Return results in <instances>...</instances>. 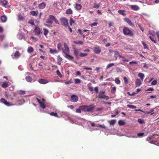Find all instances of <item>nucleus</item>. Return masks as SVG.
<instances>
[{"label":"nucleus","mask_w":159,"mask_h":159,"mask_svg":"<svg viewBox=\"0 0 159 159\" xmlns=\"http://www.w3.org/2000/svg\"><path fill=\"white\" fill-rule=\"evenodd\" d=\"M95 106L93 105H90L89 106L83 105L81 106L82 111L84 112H90L92 111Z\"/></svg>","instance_id":"1"},{"label":"nucleus","mask_w":159,"mask_h":159,"mask_svg":"<svg viewBox=\"0 0 159 159\" xmlns=\"http://www.w3.org/2000/svg\"><path fill=\"white\" fill-rule=\"evenodd\" d=\"M124 34L125 35L133 36L134 35V30L129 29L128 27H125L123 30Z\"/></svg>","instance_id":"2"},{"label":"nucleus","mask_w":159,"mask_h":159,"mask_svg":"<svg viewBox=\"0 0 159 159\" xmlns=\"http://www.w3.org/2000/svg\"><path fill=\"white\" fill-rule=\"evenodd\" d=\"M60 20L61 24L65 27L68 26V20L65 17H62L60 19Z\"/></svg>","instance_id":"3"},{"label":"nucleus","mask_w":159,"mask_h":159,"mask_svg":"<svg viewBox=\"0 0 159 159\" xmlns=\"http://www.w3.org/2000/svg\"><path fill=\"white\" fill-rule=\"evenodd\" d=\"M105 93V91H100L98 96V98H100L106 99L107 100L109 99V97L104 95Z\"/></svg>","instance_id":"4"},{"label":"nucleus","mask_w":159,"mask_h":159,"mask_svg":"<svg viewBox=\"0 0 159 159\" xmlns=\"http://www.w3.org/2000/svg\"><path fill=\"white\" fill-rule=\"evenodd\" d=\"M64 49L62 48L63 52L64 54H66V53H69V49L65 43H64Z\"/></svg>","instance_id":"5"},{"label":"nucleus","mask_w":159,"mask_h":159,"mask_svg":"<svg viewBox=\"0 0 159 159\" xmlns=\"http://www.w3.org/2000/svg\"><path fill=\"white\" fill-rule=\"evenodd\" d=\"M93 50L94 53L97 54H99L101 52V49L99 46L94 47Z\"/></svg>","instance_id":"6"},{"label":"nucleus","mask_w":159,"mask_h":159,"mask_svg":"<svg viewBox=\"0 0 159 159\" xmlns=\"http://www.w3.org/2000/svg\"><path fill=\"white\" fill-rule=\"evenodd\" d=\"M78 100V97L76 95H72L71 96L70 101L73 102H76Z\"/></svg>","instance_id":"7"},{"label":"nucleus","mask_w":159,"mask_h":159,"mask_svg":"<svg viewBox=\"0 0 159 159\" xmlns=\"http://www.w3.org/2000/svg\"><path fill=\"white\" fill-rule=\"evenodd\" d=\"M36 98L39 103L40 105V107L42 108L43 109H45L46 108V106L44 104V103H43V102H42L40 99H39V98Z\"/></svg>","instance_id":"8"},{"label":"nucleus","mask_w":159,"mask_h":159,"mask_svg":"<svg viewBox=\"0 0 159 159\" xmlns=\"http://www.w3.org/2000/svg\"><path fill=\"white\" fill-rule=\"evenodd\" d=\"M54 16L53 15H50L49 16V18L46 20V22L48 24H50L51 25L53 23V21H52V19H51V16Z\"/></svg>","instance_id":"9"},{"label":"nucleus","mask_w":159,"mask_h":159,"mask_svg":"<svg viewBox=\"0 0 159 159\" xmlns=\"http://www.w3.org/2000/svg\"><path fill=\"white\" fill-rule=\"evenodd\" d=\"M34 31L36 35H39L41 33V30L40 28L38 27L35 28Z\"/></svg>","instance_id":"10"},{"label":"nucleus","mask_w":159,"mask_h":159,"mask_svg":"<svg viewBox=\"0 0 159 159\" xmlns=\"http://www.w3.org/2000/svg\"><path fill=\"white\" fill-rule=\"evenodd\" d=\"M46 6V4L44 2H43L39 4L38 5V7L40 9H43L45 8Z\"/></svg>","instance_id":"11"},{"label":"nucleus","mask_w":159,"mask_h":159,"mask_svg":"<svg viewBox=\"0 0 159 159\" xmlns=\"http://www.w3.org/2000/svg\"><path fill=\"white\" fill-rule=\"evenodd\" d=\"M38 81L40 83L42 84H46L48 82L47 80L42 79H39Z\"/></svg>","instance_id":"12"},{"label":"nucleus","mask_w":159,"mask_h":159,"mask_svg":"<svg viewBox=\"0 0 159 159\" xmlns=\"http://www.w3.org/2000/svg\"><path fill=\"white\" fill-rule=\"evenodd\" d=\"M79 53V51L78 50L75 48L74 49V54L75 56L78 59L79 58L78 55Z\"/></svg>","instance_id":"13"},{"label":"nucleus","mask_w":159,"mask_h":159,"mask_svg":"<svg viewBox=\"0 0 159 159\" xmlns=\"http://www.w3.org/2000/svg\"><path fill=\"white\" fill-rule=\"evenodd\" d=\"M142 84V82L139 79H137L135 80V84L137 86H139Z\"/></svg>","instance_id":"14"},{"label":"nucleus","mask_w":159,"mask_h":159,"mask_svg":"<svg viewBox=\"0 0 159 159\" xmlns=\"http://www.w3.org/2000/svg\"><path fill=\"white\" fill-rule=\"evenodd\" d=\"M65 54V57L67 59H69L70 60H72L74 58V57L70 55L69 54H68V53H66Z\"/></svg>","instance_id":"15"},{"label":"nucleus","mask_w":159,"mask_h":159,"mask_svg":"<svg viewBox=\"0 0 159 159\" xmlns=\"http://www.w3.org/2000/svg\"><path fill=\"white\" fill-rule=\"evenodd\" d=\"M75 7L76 9L78 10H80L81 9L82 6L80 4L76 3Z\"/></svg>","instance_id":"16"},{"label":"nucleus","mask_w":159,"mask_h":159,"mask_svg":"<svg viewBox=\"0 0 159 159\" xmlns=\"http://www.w3.org/2000/svg\"><path fill=\"white\" fill-rule=\"evenodd\" d=\"M38 11H31L30 12V14L32 15L33 16H37L38 15Z\"/></svg>","instance_id":"17"},{"label":"nucleus","mask_w":159,"mask_h":159,"mask_svg":"<svg viewBox=\"0 0 159 159\" xmlns=\"http://www.w3.org/2000/svg\"><path fill=\"white\" fill-rule=\"evenodd\" d=\"M126 12L125 10H119L118 11V12L120 15H121L123 16H125L126 15V14L125 13Z\"/></svg>","instance_id":"18"},{"label":"nucleus","mask_w":159,"mask_h":159,"mask_svg":"<svg viewBox=\"0 0 159 159\" xmlns=\"http://www.w3.org/2000/svg\"><path fill=\"white\" fill-rule=\"evenodd\" d=\"M131 8L134 10H137L139 9V7L137 5H131L130 7Z\"/></svg>","instance_id":"19"},{"label":"nucleus","mask_w":159,"mask_h":159,"mask_svg":"<svg viewBox=\"0 0 159 159\" xmlns=\"http://www.w3.org/2000/svg\"><path fill=\"white\" fill-rule=\"evenodd\" d=\"M1 19L2 22H5L7 20V18L6 16L3 15L1 17Z\"/></svg>","instance_id":"20"},{"label":"nucleus","mask_w":159,"mask_h":159,"mask_svg":"<svg viewBox=\"0 0 159 159\" xmlns=\"http://www.w3.org/2000/svg\"><path fill=\"white\" fill-rule=\"evenodd\" d=\"M20 55V53L18 51H16L14 55V57L15 58H18Z\"/></svg>","instance_id":"21"},{"label":"nucleus","mask_w":159,"mask_h":159,"mask_svg":"<svg viewBox=\"0 0 159 159\" xmlns=\"http://www.w3.org/2000/svg\"><path fill=\"white\" fill-rule=\"evenodd\" d=\"M25 80L28 82H31L32 80V79L30 76H27L25 77Z\"/></svg>","instance_id":"22"},{"label":"nucleus","mask_w":159,"mask_h":159,"mask_svg":"<svg viewBox=\"0 0 159 159\" xmlns=\"http://www.w3.org/2000/svg\"><path fill=\"white\" fill-rule=\"evenodd\" d=\"M57 63L58 65H60L61 64V62L62 60V59L60 56H57Z\"/></svg>","instance_id":"23"},{"label":"nucleus","mask_w":159,"mask_h":159,"mask_svg":"<svg viewBox=\"0 0 159 159\" xmlns=\"http://www.w3.org/2000/svg\"><path fill=\"white\" fill-rule=\"evenodd\" d=\"M51 16V18L52 19V20H54L55 23L56 24H59V23L58 22V20H57L55 18L54 16Z\"/></svg>","instance_id":"24"},{"label":"nucleus","mask_w":159,"mask_h":159,"mask_svg":"<svg viewBox=\"0 0 159 159\" xmlns=\"http://www.w3.org/2000/svg\"><path fill=\"white\" fill-rule=\"evenodd\" d=\"M138 76L140 78L142 81H143L144 77V75L143 73H139L138 74Z\"/></svg>","instance_id":"25"},{"label":"nucleus","mask_w":159,"mask_h":159,"mask_svg":"<svg viewBox=\"0 0 159 159\" xmlns=\"http://www.w3.org/2000/svg\"><path fill=\"white\" fill-rule=\"evenodd\" d=\"M73 13V11L71 8H69L66 11V13L67 14H71Z\"/></svg>","instance_id":"26"},{"label":"nucleus","mask_w":159,"mask_h":159,"mask_svg":"<svg viewBox=\"0 0 159 159\" xmlns=\"http://www.w3.org/2000/svg\"><path fill=\"white\" fill-rule=\"evenodd\" d=\"M50 52L52 54H54L58 53V51L56 49L50 48Z\"/></svg>","instance_id":"27"},{"label":"nucleus","mask_w":159,"mask_h":159,"mask_svg":"<svg viewBox=\"0 0 159 159\" xmlns=\"http://www.w3.org/2000/svg\"><path fill=\"white\" fill-rule=\"evenodd\" d=\"M153 138V136H152V135H150L149 137H148L147 138V140L148 142H149L150 143H152V144H153L154 143L153 142H152V141H150V140L151 139H152Z\"/></svg>","instance_id":"28"},{"label":"nucleus","mask_w":159,"mask_h":159,"mask_svg":"<svg viewBox=\"0 0 159 159\" xmlns=\"http://www.w3.org/2000/svg\"><path fill=\"white\" fill-rule=\"evenodd\" d=\"M118 124L120 126H122L124 125L125 123L123 120H120L118 121Z\"/></svg>","instance_id":"29"},{"label":"nucleus","mask_w":159,"mask_h":159,"mask_svg":"<svg viewBox=\"0 0 159 159\" xmlns=\"http://www.w3.org/2000/svg\"><path fill=\"white\" fill-rule=\"evenodd\" d=\"M109 123L111 125H113L116 122V120H112L108 121Z\"/></svg>","instance_id":"30"},{"label":"nucleus","mask_w":159,"mask_h":159,"mask_svg":"<svg viewBox=\"0 0 159 159\" xmlns=\"http://www.w3.org/2000/svg\"><path fill=\"white\" fill-rule=\"evenodd\" d=\"M8 82H4L2 84V86L3 88H6L8 86Z\"/></svg>","instance_id":"31"},{"label":"nucleus","mask_w":159,"mask_h":159,"mask_svg":"<svg viewBox=\"0 0 159 159\" xmlns=\"http://www.w3.org/2000/svg\"><path fill=\"white\" fill-rule=\"evenodd\" d=\"M27 51L28 53H30L34 51V49L32 47H30L28 48Z\"/></svg>","instance_id":"32"},{"label":"nucleus","mask_w":159,"mask_h":159,"mask_svg":"<svg viewBox=\"0 0 159 159\" xmlns=\"http://www.w3.org/2000/svg\"><path fill=\"white\" fill-rule=\"evenodd\" d=\"M81 106H80L79 107V108L78 109H77L76 110L75 112L76 113H80L81 112L82 109Z\"/></svg>","instance_id":"33"},{"label":"nucleus","mask_w":159,"mask_h":159,"mask_svg":"<svg viewBox=\"0 0 159 159\" xmlns=\"http://www.w3.org/2000/svg\"><path fill=\"white\" fill-rule=\"evenodd\" d=\"M43 30L44 31V35L45 36H47L48 33V30L46 28H44Z\"/></svg>","instance_id":"34"},{"label":"nucleus","mask_w":159,"mask_h":159,"mask_svg":"<svg viewBox=\"0 0 159 159\" xmlns=\"http://www.w3.org/2000/svg\"><path fill=\"white\" fill-rule=\"evenodd\" d=\"M75 23V20H73V18L72 17H70V25H72V24Z\"/></svg>","instance_id":"35"},{"label":"nucleus","mask_w":159,"mask_h":159,"mask_svg":"<svg viewBox=\"0 0 159 159\" xmlns=\"http://www.w3.org/2000/svg\"><path fill=\"white\" fill-rule=\"evenodd\" d=\"M73 43H74L77 44L82 45L83 44V42L82 41H74Z\"/></svg>","instance_id":"36"},{"label":"nucleus","mask_w":159,"mask_h":159,"mask_svg":"<svg viewBox=\"0 0 159 159\" xmlns=\"http://www.w3.org/2000/svg\"><path fill=\"white\" fill-rule=\"evenodd\" d=\"M138 122L141 124H143L145 123L143 120L141 119H139L138 120Z\"/></svg>","instance_id":"37"},{"label":"nucleus","mask_w":159,"mask_h":159,"mask_svg":"<svg viewBox=\"0 0 159 159\" xmlns=\"http://www.w3.org/2000/svg\"><path fill=\"white\" fill-rule=\"evenodd\" d=\"M1 3H2V4L3 6H5L8 3V2L6 0H3L2 1V0Z\"/></svg>","instance_id":"38"},{"label":"nucleus","mask_w":159,"mask_h":159,"mask_svg":"<svg viewBox=\"0 0 159 159\" xmlns=\"http://www.w3.org/2000/svg\"><path fill=\"white\" fill-rule=\"evenodd\" d=\"M127 107L129 108L132 109H135L136 107V106L131 105H127Z\"/></svg>","instance_id":"39"},{"label":"nucleus","mask_w":159,"mask_h":159,"mask_svg":"<svg viewBox=\"0 0 159 159\" xmlns=\"http://www.w3.org/2000/svg\"><path fill=\"white\" fill-rule=\"evenodd\" d=\"M114 64L113 63L109 64L106 67V69H108L109 68L114 66Z\"/></svg>","instance_id":"40"},{"label":"nucleus","mask_w":159,"mask_h":159,"mask_svg":"<svg viewBox=\"0 0 159 159\" xmlns=\"http://www.w3.org/2000/svg\"><path fill=\"white\" fill-rule=\"evenodd\" d=\"M56 73L57 75L59 76L60 77L62 78L63 77L62 75L61 74L59 70H57L56 71Z\"/></svg>","instance_id":"41"},{"label":"nucleus","mask_w":159,"mask_h":159,"mask_svg":"<svg viewBox=\"0 0 159 159\" xmlns=\"http://www.w3.org/2000/svg\"><path fill=\"white\" fill-rule=\"evenodd\" d=\"M50 115L52 116H54L55 117H58L57 114L56 113H55L54 112H51L50 113Z\"/></svg>","instance_id":"42"},{"label":"nucleus","mask_w":159,"mask_h":159,"mask_svg":"<svg viewBox=\"0 0 159 159\" xmlns=\"http://www.w3.org/2000/svg\"><path fill=\"white\" fill-rule=\"evenodd\" d=\"M115 82L116 84H119L120 83V81L118 78H116L115 79Z\"/></svg>","instance_id":"43"},{"label":"nucleus","mask_w":159,"mask_h":159,"mask_svg":"<svg viewBox=\"0 0 159 159\" xmlns=\"http://www.w3.org/2000/svg\"><path fill=\"white\" fill-rule=\"evenodd\" d=\"M149 38L152 41V42H154V43H157V41L156 40H155L154 39V38H153V37L151 36H150L149 37Z\"/></svg>","instance_id":"44"},{"label":"nucleus","mask_w":159,"mask_h":159,"mask_svg":"<svg viewBox=\"0 0 159 159\" xmlns=\"http://www.w3.org/2000/svg\"><path fill=\"white\" fill-rule=\"evenodd\" d=\"M127 23L131 27H133L134 26V24L130 20H129Z\"/></svg>","instance_id":"45"},{"label":"nucleus","mask_w":159,"mask_h":159,"mask_svg":"<svg viewBox=\"0 0 159 159\" xmlns=\"http://www.w3.org/2000/svg\"><path fill=\"white\" fill-rule=\"evenodd\" d=\"M154 111V109H152L150 110L148 112L147 111H144V113L145 114H149L150 113L153 112Z\"/></svg>","instance_id":"46"},{"label":"nucleus","mask_w":159,"mask_h":159,"mask_svg":"<svg viewBox=\"0 0 159 159\" xmlns=\"http://www.w3.org/2000/svg\"><path fill=\"white\" fill-rule=\"evenodd\" d=\"M28 23L33 25H35L34 21L32 20H30L28 21Z\"/></svg>","instance_id":"47"},{"label":"nucleus","mask_w":159,"mask_h":159,"mask_svg":"<svg viewBox=\"0 0 159 159\" xmlns=\"http://www.w3.org/2000/svg\"><path fill=\"white\" fill-rule=\"evenodd\" d=\"M88 55V54L87 53H83L81 52L80 53V57H84L85 56H86Z\"/></svg>","instance_id":"48"},{"label":"nucleus","mask_w":159,"mask_h":159,"mask_svg":"<svg viewBox=\"0 0 159 159\" xmlns=\"http://www.w3.org/2000/svg\"><path fill=\"white\" fill-rule=\"evenodd\" d=\"M4 104L7 106H10L12 105L10 103L7 102L6 100Z\"/></svg>","instance_id":"49"},{"label":"nucleus","mask_w":159,"mask_h":159,"mask_svg":"<svg viewBox=\"0 0 159 159\" xmlns=\"http://www.w3.org/2000/svg\"><path fill=\"white\" fill-rule=\"evenodd\" d=\"M75 82L76 84H79L80 83V80L79 79H75Z\"/></svg>","instance_id":"50"},{"label":"nucleus","mask_w":159,"mask_h":159,"mask_svg":"<svg viewBox=\"0 0 159 159\" xmlns=\"http://www.w3.org/2000/svg\"><path fill=\"white\" fill-rule=\"evenodd\" d=\"M157 81L156 80H155L153 81L152 82L151 84L153 85H155L157 84Z\"/></svg>","instance_id":"51"},{"label":"nucleus","mask_w":159,"mask_h":159,"mask_svg":"<svg viewBox=\"0 0 159 159\" xmlns=\"http://www.w3.org/2000/svg\"><path fill=\"white\" fill-rule=\"evenodd\" d=\"M100 6V5L99 4H96L95 3H94V5L93 7L94 8H98Z\"/></svg>","instance_id":"52"},{"label":"nucleus","mask_w":159,"mask_h":159,"mask_svg":"<svg viewBox=\"0 0 159 159\" xmlns=\"http://www.w3.org/2000/svg\"><path fill=\"white\" fill-rule=\"evenodd\" d=\"M98 24V23L97 22H94L92 23L90 25V26L91 27H92L94 26H96Z\"/></svg>","instance_id":"53"},{"label":"nucleus","mask_w":159,"mask_h":159,"mask_svg":"<svg viewBox=\"0 0 159 159\" xmlns=\"http://www.w3.org/2000/svg\"><path fill=\"white\" fill-rule=\"evenodd\" d=\"M142 43L144 49L148 48V47L147 44L144 42H142Z\"/></svg>","instance_id":"54"},{"label":"nucleus","mask_w":159,"mask_h":159,"mask_svg":"<svg viewBox=\"0 0 159 159\" xmlns=\"http://www.w3.org/2000/svg\"><path fill=\"white\" fill-rule=\"evenodd\" d=\"M57 47L58 50H60L61 49V43H59L57 44Z\"/></svg>","instance_id":"55"},{"label":"nucleus","mask_w":159,"mask_h":159,"mask_svg":"<svg viewBox=\"0 0 159 159\" xmlns=\"http://www.w3.org/2000/svg\"><path fill=\"white\" fill-rule=\"evenodd\" d=\"M19 94L23 95L25 94V92L22 90H20L19 91Z\"/></svg>","instance_id":"56"},{"label":"nucleus","mask_w":159,"mask_h":159,"mask_svg":"<svg viewBox=\"0 0 159 159\" xmlns=\"http://www.w3.org/2000/svg\"><path fill=\"white\" fill-rule=\"evenodd\" d=\"M123 80L125 84H127L128 83V79L126 77H124Z\"/></svg>","instance_id":"57"},{"label":"nucleus","mask_w":159,"mask_h":159,"mask_svg":"<svg viewBox=\"0 0 159 159\" xmlns=\"http://www.w3.org/2000/svg\"><path fill=\"white\" fill-rule=\"evenodd\" d=\"M144 133H140L137 134V135L138 137H140L144 135Z\"/></svg>","instance_id":"58"},{"label":"nucleus","mask_w":159,"mask_h":159,"mask_svg":"<svg viewBox=\"0 0 159 159\" xmlns=\"http://www.w3.org/2000/svg\"><path fill=\"white\" fill-rule=\"evenodd\" d=\"M97 126H98V127H100V128H104V129H106V127H105V126L104 125H100V124H99V125H97Z\"/></svg>","instance_id":"59"},{"label":"nucleus","mask_w":159,"mask_h":159,"mask_svg":"<svg viewBox=\"0 0 159 159\" xmlns=\"http://www.w3.org/2000/svg\"><path fill=\"white\" fill-rule=\"evenodd\" d=\"M94 90L96 92V94H97L98 93V87H95L94 88Z\"/></svg>","instance_id":"60"},{"label":"nucleus","mask_w":159,"mask_h":159,"mask_svg":"<svg viewBox=\"0 0 159 159\" xmlns=\"http://www.w3.org/2000/svg\"><path fill=\"white\" fill-rule=\"evenodd\" d=\"M124 20L125 22H126V23H127V22H128V21H129V20H130L129 19V18L125 17L124 19Z\"/></svg>","instance_id":"61"},{"label":"nucleus","mask_w":159,"mask_h":159,"mask_svg":"<svg viewBox=\"0 0 159 159\" xmlns=\"http://www.w3.org/2000/svg\"><path fill=\"white\" fill-rule=\"evenodd\" d=\"M72 83V81L71 80H69V81L66 82H65V83L66 84H71Z\"/></svg>","instance_id":"62"},{"label":"nucleus","mask_w":159,"mask_h":159,"mask_svg":"<svg viewBox=\"0 0 159 159\" xmlns=\"http://www.w3.org/2000/svg\"><path fill=\"white\" fill-rule=\"evenodd\" d=\"M6 100L4 98H2L1 99L0 101L1 102L4 103L5 102Z\"/></svg>","instance_id":"63"},{"label":"nucleus","mask_w":159,"mask_h":159,"mask_svg":"<svg viewBox=\"0 0 159 159\" xmlns=\"http://www.w3.org/2000/svg\"><path fill=\"white\" fill-rule=\"evenodd\" d=\"M156 34L157 37L158 42H159V32H156Z\"/></svg>","instance_id":"64"}]
</instances>
